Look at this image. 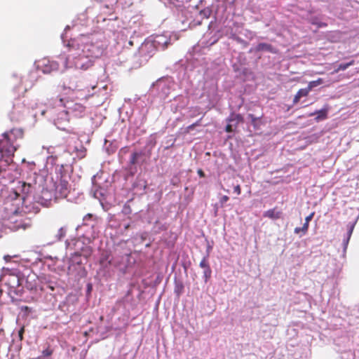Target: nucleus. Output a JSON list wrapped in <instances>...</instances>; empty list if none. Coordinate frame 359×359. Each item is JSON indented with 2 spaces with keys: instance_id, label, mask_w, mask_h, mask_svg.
I'll return each mask as SVG.
<instances>
[{
  "instance_id": "338daca9",
  "label": "nucleus",
  "mask_w": 359,
  "mask_h": 359,
  "mask_svg": "<svg viewBox=\"0 0 359 359\" xmlns=\"http://www.w3.org/2000/svg\"><path fill=\"white\" fill-rule=\"evenodd\" d=\"M82 147V149L80 150L77 154V156L79 157L80 158H82L85 156V152H86V149L83 147Z\"/></svg>"
},
{
  "instance_id": "a18cd8bd",
  "label": "nucleus",
  "mask_w": 359,
  "mask_h": 359,
  "mask_svg": "<svg viewBox=\"0 0 359 359\" xmlns=\"http://www.w3.org/2000/svg\"><path fill=\"white\" fill-rule=\"evenodd\" d=\"M237 76L248 78L252 74L251 69L246 66L239 68L238 71L234 72Z\"/></svg>"
},
{
  "instance_id": "603ef678",
  "label": "nucleus",
  "mask_w": 359,
  "mask_h": 359,
  "mask_svg": "<svg viewBox=\"0 0 359 359\" xmlns=\"http://www.w3.org/2000/svg\"><path fill=\"white\" fill-rule=\"evenodd\" d=\"M122 216H128L132 214V209L129 205L125 204L122 208L121 213Z\"/></svg>"
},
{
  "instance_id": "0e129e2a",
  "label": "nucleus",
  "mask_w": 359,
  "mask_h": 359,
  "mask_svg": "<svg viewBox=\"0 0 359 359\" xmlns=\"http://www.w3.org/2000/svg\"><path fill=\"white\" fill-rule=\"evenodd\" d=\"M220 208L219 203H215L213 205V215L215 217H217L218 215V210Z\"/></svg>"
},
{
  "instance_id": "f03ea898",
  "label": "nucleus",
  "mask_w": 359,
  "mask_h": 359,
  "mask_svg": "<svg viewBox=\"0 0 359 359\" xmlns=\"http://www.w3.org/2000/svg\"><path fill=\"white\" fill-rule=\"evenodd\" d=\"M71 29L69 25H67L64 32L61 34L60 38L63 45L66 47L79 46L82 52L88 54L94 60L95 58L101 57L106 48L104 42L95 39L93 34H81L79 38H72L68 35V32Z\"/></svg>"
},
{
  "instance_id": "9b49d317",
  "label": "nucleus",
  "mask_w": 359,
  "mask_h": 359,
  "mask_svg": "<svg viewBox=\"0 0 359 359\" xmlns=\"http://www.w3.org/2000/svg\"><path fill=\"white\" fill-rule=\"evenodd\" d=\"M0 201H2L4 204L11 203L13 205L19 206L23 205L25 202V197L18 193L16 190L7 188L0 190Z\"/></svg>"
},
{
  "instance_id": "39448f33",
  "label": "nucleus",
  "mask_w": 359,
  "mask_h": 359,
  "mask_svg": "<svg viewBox=\"0 0 359 359\" xmlns=\"http://www.w3.org/2000/svg\"><path fill=\"white\" fill-rule=\"evenodd\" d=\"M175 81L174 76H165L157 79L151 86L149 93L151 97L158 98L160 100H165L172 91L176 90L179 86L178 83L183 80L186 75V69L183 66L176 65Z\"/></svg>"
},
{
  "instance_id": "20e7f679",
  "label": "nucleus",
  "mask_w": 359,
  "mask_h": 359,
  "mask_svg": "<svg viewBox=\"0 0 359 359\" xmlns=\"http://www.w3.org/2000/svg\"><path fill=\"white\" fill-rule=\"evenodd\" d=\"M136 263L135 257L130 254H126L115 260H107V257L100 259V269L98 271L99 276L104 278L106 280L112 277L116 272L118 276L126 274L130 275Z\"/></svg>"
},
{
  "instance_id": "f3484780",
  "label": "nucleus",
  "mask_w": 359,
  "mask_h": 359,
  "mask_svg": "<svg viewBox=\"0 0 359 359\" xmlns=\"http://www.w3.org/2000/svg\"><path fill=\"white\" fill-rule=\"evenodd\" d=\"M61 105H63L67 113L70 116L82 117L84 114L86 107L78 102L73 100H67L64 102L62 99L60 100Z\"/></svg>"
},
{
  "instance_id": "f704fd0d",
  "label": "nucleus",
  "mask_w": 359,
  "mask_h": 359,
  "mask_svg": "<svg viewBox=\"0 0 359 359\" xmlns=\"http://www.w3.org/2000/svg\"><path fill=\"white\" fill-rule=\"evenodd\" d=\"M120 224L121 232L123 233L129 229H134L135 226V222L130 217H128L126 219H122Z\"/></svg>"
},
{
  "instance_id": "09e8293b",
  "label": "nucleus",
  "mask_w": 359,
  "mask_h": 359,
  "mask_svg": "<svg viewBox=\"0 0 359 359\" xmlns=\"http://www.w3.org/2000/svg\"><path fill=\"white\" fill-rule=\"evenodd\" d=\"M354 60H352L349 62H341L337 66V72H339V71H344L346 69H347L349 67H351V65H354Z\"/></svg>"
},
{
  "instance_id": "13d9d810",
  "label": "nucleus",
  "mask_w": 359,
  "mask_h": 359,
  "mask_svg": "<svg viewBox=\"0 0 359 359\" xmlns=\"http://www.w3.org/2000/svg\"><path fill=\"white\" fill-rule=\"evenodd\" d=\"M208 258L209 257H206V256H204L202 259V260L201 261L200 264H199V266L201 268V269H205V268H208V266H210V264L208 262Z\"/></svg>"
},
{
  "instance_id": "72a5a7b5",
  "label": "nucleus",
  "mask_w": 359,
  "mask_h": 359,
  "mask_svg": "<svg viewBox=\"0 0 359 359\" xmlns=\"http://www.w3.org/2000/svg\"><path fill=\"white\" fill-rule=\"evenodd\" d=\"M184 292V282L182 280L177 278V277L175 276L174 278V294L175 295V299L179 300Z\"/></svg>"
},
{
  "instance_id": "9d476101",
  "label": "nucleus",
  "mask_w": 359,
  "mask_h": 359,
  "mask_svg": "<svg viewBox=\"0 0 359 359\" xmlns=\"http://www.w3.org/2000/svg\"><path fill=\"white\" fill-rule=\"evenodd\" d=\"M86 263V258L83 257L78 250L71 253V257L68 261V273H75L78 276L84 277L87 274L84 266Z\"/></svg>"
},
{
  "instance_id": "a878e982",
  "label": "nucleus",
  "mask_w": 359,
  "mask_h": 359,
  "mask_svg": "<svg viewBox=\"0 0 359 359\" xmlns=\"http://www.w3.org/2000/svg\"><path fill=\"white\" fill-rule=\"evenodd\" d=\"M62 87L72 91L81 90V85L76 76L67 75L62 80Z\"/></svg>"
},
{
  "instance_id": "3c124183",
  "label": "nucleus",
  "mask_w": 359,
  "mask_h": 359,
  "mask_svg": "<svg viewBox=\"0 0 359 359\" xmlns=\"http://www.w3.org/2000/svg\"><path fill=\"white\" fill-rule=\"evenodd\" d=\"M76 296L74 294H69L66 297V299L63 301L60 304V307L62 306V304L64 305H69V304H73L74 301H76Z\"/></svg>"
},
{
  "instance_id": "e433bc0d",
  "label": "nucleus",
  "mask_w": 359,
  "mask_h": 359,
  "mask_svg": "<svg viewBox=\"0 0 359 359\" xmlns=\"http://www.w3.org/2000/svg\"><path fill=\"white\" fill-rule=\"evenodd\" d=\"M239 34L248 41H252L256 36L255 32L248 29H244L241 24L239 26Z\"/></svg>"
},
{
  "instance_id": "c85d7f7f",
  "label": "nucleus",
  "mask_w": 359,
  "mask_h": 359,
  "mask_svg": "<svg viewBox=\"0 0 359 359\" xmlns=\"http://www.w3.org/2000/svg\"><path fill=\"white\" fill-rule=\"evenodd\" d=\"M70 117L64 108L63 110L57 114L56 117L54 118V124L58 129L65 130V126L69 122Z\"/></svg>"
},
{
  "instance_id": "6e6d98bb",
  "label": "nucleus",
  "mask_w": 359,
  "mask_h": 359,
  "mask_svg": "<svg viewBox=\"0 0 359 359\" xmlns=\"http://www.w3.org/2000/svg\"><path fill=\"white\" fill-rule=\"evenodd\" d=\"M314 215H315V212H312L308 216H306L305 218V222L304 223L303 225L306 226L307 231L309 230V223L313 219Z\"/></svg>"
},
{
  "instance_id": "7ed1b4c3",
  "label": "nucleus",
  "mask_w": 359,
  "mask_h": 359,
  "mask_svg": "<svg viewBox=\"0 0 359 359\" xmlns=\"http://www.w3.org/2000/svg\"><path fill=\"white\" fill-rule=\"evenodd\" d=\"M24 131L22 128H12L1 134L0 138V174L7 170H15L20 174L17 165L13 161V154L16 151L14 142L22 138Z\"/></svg>"
},
{
  "instance_id": "1a4fd4ad",
  "label": "nucleus",
  "mask_w": 359,
  "mask_h": 359,
  "mask_svg": "<svg viewBox=\"0 0 359 359\" xmlns=\"http://www.w3.org/2000/svg\"><path fill=\"white\" fill-rule=\"evenodd\" d=\"M213 19L209 22L208 30L202 39V44L205 46H213L223 36L216 17L214 16Z\"/></svg>"
},
{
  "instance_id": "423d86ee",
  "label": "nucleus",
  "mask_w": 359,
  "mask_h": 359,
  "mask_svg": "<svg viewBox=\"0 0 359 359\" xmlns=\"http://www.w3.org/2000/svg\"><path fill=\"white\" fill-rule=\"evenodd\" d=\"M102 220L93 214H87L83 219V224L79 225L76 229L77 236L81 237V242L90 244L93 242L101 231Z\"/></svg>"
},
{
  "instance_id": "6ab92c4d",
  "label": "nucleus",
  "mask_w": 359,
  "mask_h": 359,
  "mask_svg": "<svg viewBox=\"0 0 359 359\" xmlns=\"http://www.w3.org/2000/svg\"><path fill=\"white\" fill-rule=\"evenodd\" d=\"M212 15V10L210 7H206L199 11L198 15L196 18L190 20L187 16L185 20H182L183 25L186 22L188 23V27L194 28L196 26L201 25L204 19H208Z\"/></svg>"
},
{
  "instance_id": "774afa93",
  "label": "nucleus",
  "mask_w": 359,
  "mask_h": 359,
  "mask_svg": "<svg viewBox=\"0 0 359 359\" xmlns=\"http://www.w3.org/2000/svg\"><path fill=\"white\" fill-rule=\"evenodd\" d=\"M197 174L201 178L205 177V174L204 171L201 168L198 169Z\"/></svg>"
},
{
  "instance_id": "69168bd1",
  "label": "nucleus",
  "mask_w": 359,
  "mask_h": 359,
  "mask_svg": "<svg viewBox=\"0 0 359 359\" xmlns=\"http://www.w3.org/2000/svg\"><path fill=\"white\" fill-rule=\"evenodd\" d=\"M196 126L192 123L189 126H188L187 128H185L184 133H189L191 130H193Z\"/></svg>"
},
{
  "instance_id": "4d7b16f0",
  "label": "nucleus",
  "mask_w": 359,
  "mask_h": 359,
  "mask_svg": "<svg viewBox=\"0 0 359 359\" xmlns=\"http://www.w3.org/2000/svg\"><path fill=\"white\" fill-rule=\"evenodd\" d=\"M307 232H308V231L306 229V225H303L302 227H296L294 230V233L295 234H299L300 233H302L303 235H305L307 233Z\"/></svg>"
},
{
  "instance_id": "c9c22d12",
  "label": "nucleus",
  "mask_w": 359,
  "mask_h": 359,
  "mask_svg": "<svg viewBox=\"0 0 359 359\" xmlns=\"http://www.w3.org/2000/svg\"><path fill=\"white\" fill-rule=\"evenodd\" d=\"M42 194V196H34V199L42 205L48 206L51 200L50 194L47 189H43Z\"/></svg>"
},
{
  "instance_id": "79ce46f5",
  "label": "nucleus",
  "mask_w": 359,
  "mask_h": 359,
  "mask_svg": "<svg viewBox=\"0 0 359 359\" xmlns=\"http://www.w3.org/2000/svg\"><path fill=\"white\" fill-rule=\"evenodd\" d=\"M83 246L80 248L81 251H79L81 253V255H82L83 257L86 258V262H87V259L88 257H90L93 252V248L89 246V244H87L86 243L85 244H83Z\"/></svg>"
},
{
  "instance_id": "680f3d73",
  "label": "nucleus",
  "mask_w": 359,
  "mask_h": 359,
  "mask_svg": "<svg viewBox=\"0 0 359 359\" xmlns=\"http://www.w3.org/2000/svg\"><path fill=\"white\" fill-rule=\"evenodd\" d=\"M181 265L183 267V269H184L185 273L187 274V270H188V268L191 265V262L190 261H186V260H182Z\"/></svg>"
},
{
  "instance_id": "4c0bfd02",
  "label": "nucleus",
  "mask_w": 359,
  "mask_h": 359,
  "mask_svg": "<svg viewBox=\"0 0 359 359\" xmlns=\"http://www.w3.org/2000/svg\"><path fill=\"white\" fill-rule=\"evenodd\" d=\"M122 220V215L118 214V215H111L109 219V226L111 228L119 229L121 230L120 222Z\"/></svg>"
},
{
  "instance_id": "49530a36",
  "label": "nucleus",
  "mask_w": 359,
  "mask_h": 359,
  "mask_svg": "<svg viewBox=\"0 0 359 359\" xmlns=\"http://www.w3.org/2000/svg\"><path fill=\"white\" fill-rule=\"evenodd\" d=\"M263 216L272 219H277L280 217V212H276L275 209H269L264 212Z\"/></svg>"
},
{
  "instance_id": "58836bf2",
  "label": "nucleus",
  "mask_w": 359,
  "mask_h": 359,
  "mask_svg": "<svg viewBox=\"0 0 359 359\" xmlns=\"http://www.w3.org/2000/svg\"><path fill=\"white\" fill-rule=\"evenodd\" d=\"M262 117V116H259V117L255 116L252 114H248V118H249L250 120L251 125L253 126L255 130L260 129V126L262 124V120H261Z\"/></svg>"
},
{
  "instance_id": "dca6fc26",
  "label": "nucleus",
  "mask_w": 359,
  "mask_h": 359,
  "mask_svg": "<svg viewBox=\"0 0 359 359\" xmlns=\"http://www.w3.org/2000/svg\"><path fill=\"white\" fill-rule=\"evenodd\" d=\"M158 50L149 37L146 39L138 48V54L142 61L147 62Z\"/></svg>"
},
{
  "instance_id": "412c9836",
  "label": "nucleus",
  "mask_w": 359,
  "mask_h": 359,
  "mask_svg": "<svg viewBox=\"0 0 359 359\" xmlns=\"http://www.w3.org/2000/svg\"><path fill=\"white\" fill-rule=\"evenodd\" d=\"M243 121L244 118L241 114L231 112L226 119L227 124L225 126V131L229 133H233L236 130L238 124L243 123Z\"/></svg>"
},
{
  "instance_id": "c756f323",
  "label": "nucleus",
  "mask_w": 359,
  "mask_h": 359,
  "mask_svg": "<svg viewBox=\"0 0 359 359\" xmlns=\"http://www.w3.org/2000/svg\"><path fill=\"white\" fill-rule=\"evenodd\" d=\"M191 0H168V3L175 7L177 11L182 13V16H186L187 13L189 12L188 8H189V5L187 6V4Z\"/></svg>"
},
{
  "instance_id": "f257e3e1",
  "label": "nucleus",
  "mask_w": 359,
  "mask_h": 359,
  "mask_svg": "<svg viewBox=\"0 0 359 359\" xmlns=\"http://www.w3.org/2000/svg\"><path fill=\"white\" fill-rule=\"evenodd\" d=\"M2 270L8 271L1 278H6L8 294L12 303L17 304L18 302H28L29 297L27 292L32 295L38 294V276L30 267L18 264L16 268L3 267Z\"/></svg>"
},
{
  "instance_id": "2eb2a0df",
  "label": "nucleus",
  "mask_w": 359,
  "mask_h": 359,
  "mask_svg": "<svg viewBox=\"0 0 359 359\" xmlns=\"http://www.w3.org/2000/svg\"><path fill=\"white\" fill-rule=\"evenodd\" d=\"M135 286L134 283H130L128 284V289L125 294V295L117 300L116 304L118 306H123L125 309L127 310H133L136 308L137 305V302L134 298L133 294V288Z\"/></svg>"
},
{
  "instance_id": "bf43d9fd",
  "label": "nucleus",
  "mask_w": 359,
  "mask_h": 359,
  "mask_svg": "<svg viewBox=\"0 0 359 359\" xmlns=\"http://www.w3.org/2000/svg\"><path fill=\"white\" fill-rule=\"evenodd\" d=\"M162 278L163 277L160 274H158L152 282L151 286L152 287H156L162 281Z\"/></svg>"
},
{
  "instance_id": "b1692460",
  "label": "nucleus",
  "mask_w": 359,
  "mask_h": 359,
  "mask_svg": "<svg viewBox=\"0 0 359 359\" xmlns=\"http://www.w3.org/2000/svg\"><path fill=\"white\" fill-rule=\"evenodd\" d=\"M156 144V134L151 135L147 140L146 144L140 150H137L142 156L147 161L151 158L153 149Z\"/></svg>"
},
{
  "instance_id": "ea45409f",
  "label": "nucleus",
  "mask_w": 359,
  "mask_h": 359,
  "mask_svg": "<svg viewBox=\"0 0 359 359\" xmlns=\"http://www.w3.org/2000/svg\"><path fill=\"white\" fill-rule=\"evenodd\" d=\"M94 196L98 198L103 208H105L104 201L107 199V192L103 189H96L94 192Z\"/></svg>"
},
{
  "instance_id": "473e14b6",
  "label": "nucleus",
  "mask_w": 359,
  "mask_h": 359,
  "mask_svg": "<svg viewBox=\"0 0 359 359\" xmlns=\"http://www.w3.org/2000/svg\"><path fill=\"white\" fill-rule=\"evenodd\" d=\"M146 119V116L144 114L138 113L133 118H130L129 119V128L143 127V125L144 124Z\"/></svg>"
},
{
  "instance_id": "4468645a",
  "label": "nucleus",
  "mask_w": 359,
  "mask_h": 359,
  "mask_svg": "<svg viewBox=\"0 0 359 359\" xmlns=\"http://www.w3.org/2000/svg\"><path fill=\"white\" fill-rule=\"evenodd\" d=\"M264 52L277 54L278 50L271 43L260 42L255 46L253 45L248 50L249 54H253L255 55L256 62L262 58V53Z\"/></svg>"
},
{
  "instance_id": "aec40b11",
  "label": "nucleus",
  "mask_w": 359,
  "mask_h": 359,
  "mask_svg": "<svg viewBox=\"0 0 359 359\" xmlns=\"http://www.w3.org/2000/svg\"><path fill=\"white\" fill-rule=\"evenodd\" d=\"M147 187V180L141 174H139L133 181L130 189L134 195L140 196L146 194Z\"/></svg>"
},
{
  "instance_id": "ddd939ff",
  "label": "nucleus",
  "mask_w": 359,
  "mask_h": 359,
  "mask_svg": "<svg viewBox=\"0 0 359 359\" xmlns=\"http://www.w3.org/2000/svg\"><path fill=\"white\" fill-rule=\"evenodd\" d=\"M29 109L25 107L24 102L20 99H17L13 102V109L9 114L10 120L12 122L20 123L25 119V117Z\"/></svg>"
},
{
  "instance_id": "e2e57ef3",
  "label": "nucleus",
  "mask_w": 359,
  "mask_h": 359,
  "mask_svg": "<svg viewBox=\"0 0 359 359\" xmlns=\"http://www.w3.org/2000/svg\"><path fill=\"white\" fill-rule=\"evenodd\" d=\"M356 222L352 223V224H349L348 225V231H347V236L348 237H351L352 233H353V229H354V226H355V224Z\"/></svg>"
},
{
  "instance_id": "a211bd4d",
  "label": "nucleus",
  "mask_w": 359,
  "mask_h": 359,
  "mask_svg": "<svg viewBox=\"0 0 359 359\" xmlns=\"http://www.w3.org/2000/svg\"><path fill=\"white\" fill-rule=\"evenodd\" d=\"M37 285L38 291H46L47 289H49L51 292H54L58 287L56 278L50 275L38 276Z\"/></svg>"
},
{
  "instance_id": "864d4df0",
  "label": "nucleus",
  "mask_w": 359,
  "mask_h": 359,
  "mask_svg": "<svg viewBox=\"0 0 359 359\" xmlns=\"http://www.w3.org/2000/svg\"><path fill=\"white\" fill-rule=\"evenodd\" d=\"M93 290V283L90 282L87 283L86 287V297L88 299L90 298Z\"/></svg>"
},
{
  "instance_id": "a19ab883",
  "label": "nucleus",
  "mask_w": 359,
  "mask_h": 359,
  "mask_svg": "<svg viewBox=\"0 0 359 359\" xmlns=\"http://www.w3.org/2000/svg\"><path fill=\"white\" fill-rule=\"evenodd\" d=\"M67 231V226H62L58 230L57 233L54 236V238L50 243H54L57 241H61L66 236Z\"/></svg>"
},
{
  "instance_id": "052dcab7",
  "label": "nucleus",
  "mask_w": 359,
  "mask_h": 359,
  "mask_svg": "<svg viewBox=\"0 0 359 359\" xmlns=\"http://www.w3.org/2000/svg\"><path fill=\"white\" fill-rule=\"evenodd\" d=\"M229 200V197L228 196H222L219 198V204L220 208H223L224 206V204Z\"/></svg>"
},
{
  "instance_id": "8fccbe9b",
  "label": "nucleus",
  "mask_w": 359,
  "mask_h": 359,
  "mask_svg": "<svg viewBox=\"0 0 359 359\" xmlns=\"http://www.w3.org/2000/svg\"><path fill=\"white\" fill-rule=\"evenodd\" d=\"M212 271L210 268V266H208V268L203 269V278L205 283H207L209 281V280L210 279V278L212 276Z\"/></svg>"
},
{
  "instance_id": "5fc2aeb1",
  "label": "nucleus",
  "mask_w": 359,
  "mask_h": 359,
  "mask_svg": "<svg viewBox=\"0 0 359 359\" xmlns=\"http://www.w3.org/2000/svg\"><path fill=\"white\" fill-rule=\"evenodd\" d=\"M205 241L207 242V248H206V252H205V256H206V257H209L211 251L212 250L214 243L212 241H211V243H210V241L208 239H206Z\"/></svg>"
},
{
  "instance_id": "5701e85b",
  "label": "nucleus",
  "mask_w": 359,
  "mask_h": 359,
  "mask_svg": "<svg viewBox=\"0 0 359 359\" xmlns=\"http://www.w3.org/2000/svg\"><path fill=\"white\" fill-rule=\"evenodd\" d=\"M36 68L41 69L43 74H50L52 72L59 70L60 64L57 61L43 59L37 62Z\"/></svg>"
},
{
  "instance_id": "c03bdc74",
  "label": "nucleus",
  "mask_w": 359,
  "mask_h": 359,
  "mask_svg": "<svg viewBox=\"0 0 359 359\" xmlns=\"http://www.w3.org/2000/svg\"><path fill=\"white\" fill-rule=\"evenodd\" d=\"M241 36H241L240 34H237L236 35L233 36V38L231 40L241 45V48L242 49H245L249 46L250 43L248 41L243 39Z\"/></svg>"
},
{
  "instance_id": "393cba45",
  "label": "nucleus",
  "mask_w": 359,
  "mask_h": 359,
  "mask_svg": "<svg viewBox=\"0 0 359 359\" xmlns=\"http://www.w3.org/2000/svg\"><path fill=\"white\" fill-rule=\"evenodd\" d=\"M240 23L236 21H229L226 25L219 26L222 34L227 36L229 39H232L234 35L239 34Z\"/></svg>"
},
{
  "instance_id": "de8ad7c7",
  "label": "nucleus",
  "mask_w": 359,
  "mask_h": 359,
  "mask_svg": "<svg viewBox=\"0 0 359 359\" xmlns=\"http://www.w3.org/2000/svg\"><path fill=\"white\" fill-rule=\"evenodd\" d=\"M324 83V79L322 78H318L317 80L311 81L309 83L308 86L306 87L309 91L312 90L315 88L319 86Z\"/></svg>"
},
{
  "instance_id": "cd10ccee",
  "label": "nucleus",
  "mask_w": 359,
  "mask_h": 359,
  "mask_svg": "<svg viewBox=\"0 0 359 359\" xmlns=\"http://www.w3.org/2000/svg\"><path fill=\"white\" fill-rule=\"evenodd\" d=\"M233 72L238 71L239 68L248 65V58L244 52H238L236 56H233L231 60Z\"/></svg>"
},
{
  "instance_id": "bb28decb",
  "label": "nucleus",
  "mask_w": 359,
  "mask_h": 359,
  "mask_svg": "<svg viewBox=\"0 0 359 359\" xmlns=\"http://www.w3.org/2000/svg\"><path fill=\"white\" fill-rule=\"evenodd\" d=\"M158 50H164L170 44V39L166 35H156L149 36Z\"/></svg>"
},
{
  "instance_id": "2f4dec72",
  "label": "nucleus",
  "mask_w": 359,
  "mask_h": 359,
  "mask_svg": "<svg viewBox=\"0 0 359 359\" xmlns=\"http://www.w3.org/2000/svg\"><path fill=\"white\" fill-rule=\"evenodd\" d=\"M145 133L146 129L144 127L128 128L127 139L129 141L138 142V140H136L137 137L144 135Z\"/></svg>"
},
{
  "instance_id": "6e6552de",
  "label": "nucleus",
  "mask_w": 359,
  "mask_h": 359,
  "mask_svg": "<svg viewBox=\"0 0 359 359\" xmlns=\"http://www.w3.org/2000/svg\"><path fill=\"white\" fill-rule=\"evenodd\" d=\"M67 48L69 51L73 53L62 61V65L65 69L75 68L76 69L87 70L93 65L95 60L88 53L82 52V49L79 46Z\"/></svg>"
},
{
  "instance_id": "7c9ffc66",
  "label": "nucleus",
  "mask_w": 359,
  "mask_h": 359,
  "mask_svg": "<svg viewBox=\"0 0 359 359\" xmlns=\"http://www.w3.org/2000/svg\"><path fill=\"white\" fill-rule=\"evenodd\" d=\"M330 106L328 104H325L324 107L320 109H317L312 113L309 114V116H315L314 120L316 122H320L324 121L327 118L328 111L330 109Z\"/></svg>"
},
{
  "instance_id": "37998d69",
  "label": "nucleus",
  "mask_w": 359,
  "mask_h": 359,
  "mask_svg": "<svg viewBox=\"0 0 359 359\" xmlns=\"http://www.w3.org/2000/svg\"><path fill=\"white\" fill-rule=\"evenodd\" d=\"M309 90L307 88L299 89L293 98V104L298 103L301 98L308 95Z\"/></svg>"
},
{
  "instance_id": "4be33fe9",
  "label": "nucleus",
  "mask_w": 359,
  "mask_h": 359,
  "mask_svg": "<svg viewBox=\"0 0 359 359\" xmlns=\"http://www.w3.org/2000/svg\"><path fill=\"white\" fill-rule=\"evenodd\" d=\"M170 110L173 113L180 111L185 109L189 103V97L184 95H178L170 101Z\"/></svg>"
},
{
  "instance_id": "0eeeda50",
  "label": "nucleus",
  "mask_w": 359,
  "mask_h": 359,
  "mask_svg": "<svg viewBox=\"0 0 359 359\" xmlns=\"http://www.w3.org/2000/svg\"><path fill=\"white\" fill-rule=\"evenodd\" d=\"M73 168L69 164H62L55 168V174L57 181L59 184L57 185L56 189L59 190L61 196L67 198L70 191L76 190V180H79V177H73Z\"/></svg>"
},
{
  "instance_id": "f8f14e48",
  "label": "nucleus",
  "mask_w": 359,
  "mask_h": 359,
  "mask_svg": "<svg viewBox=\"0 0 359 359\" xmlns=\"http://www.w3.org/2000/svg\"><path fill=\"white\" fill-rule=\"evenodd\" d=\"M146 162V159L137 150L131 152L126 168L127 171L126 180H128L129 177L134 176L137 172V166Z\"/></svg>"
}]
</instances>
